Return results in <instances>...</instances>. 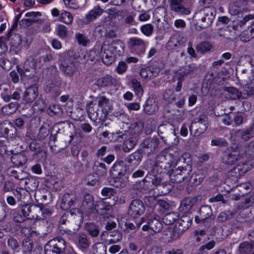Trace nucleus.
<instances>
[{
	"label": "nucleus",
	"mask_w": 254,
	"mask_h": 254,
	"mask_svg": "<svg viewBox=\"0 0 254 254\" xmlns=\"http://www.w3.org/2000/svg\"><path fill=\"white\" fill-rule=\"evenodd\" d=\"M59 57L61 70L66 76L72 77L77 71L75 63L80 60L81 55L69 50L60 54Z\"/></svg>",
	"instance_id": "7ed1b4c3"
},
{
	"label": "nucleus",
	"mask_w": 254,
	"mask_h": 254,
	"mask_svg": "<svg viewBox=\"0 0 254 254\" xmlns=\"http://www.w3.org/2000/svg\"><path fill=\"white\" fill-rule=\"evenodd\" d=\"M101 46L100 45L98 48L96 46L94 49L90 50L89 53L81 54L80 60H79V63L84 64L86 63L89 59L91 62L98 61L101 58V52L99 50H101Z\"/></svg>",
	"instance_id": "aec40b11"
},
{
	"label": "nucleus",
	"mask_w": 254,
	"mask_h": 254,
	"mask_svg": "<svg viewBox=\"0 0 254 254\" xmlns=\"http://www.w3.org/2000/svg\"><path fill=\"white\" fill-rule=\"evenodd\" d=\"M39 182L35 177H26L24 181V187L28 191H35L38 187Z\"/></svg>",
	"instance_id": "c9c22d12"
},
{
	"label": "nucleus",
	"mask_w": 254,
	"mask_h": 254,
	"mask_svg": "<svg viewBox=\"0 0 254 254\" xmlns=\"http://www.w3.org/2000/svg\"><path fill=\"white\" fill-rule=\"evenodd\" d=\"M216 13V10L214 7L205 6L197 10L193 18L200 29H205L212 24Z\"/></svg>",
	"instance_id": "20e7f679"
},
{
	"label": "nucleus",
	"mask_w": 254,
	"mask_h": 254,
	"mask_svg": "<svg viewBox=\"0 0 254 254\" xmlns=\"http://www.w3.org/2000/svg\"><path fill=\"white\" fill-rule=\"evenodd\" d=\"M177 161H182L184 164L177 169L168 171V175L172 182L180 183L190 178L191 172L192 160L189 153H184L179 157Z\"/></svg>",
	"instance_id": "f03ea898"
},
{
	"label": "nucleus",
	"mask_w": 254,
	"mask_h": 254,
	"mask_svg": "<svg viewBox=\"0 0 254 254\" xmlns=\"http://www.w3.org/2000/svg\"><path fill=\"white\" fill-rule=\"evenodd\" d=\"M208 118L204 114H201L195 118L191 122L190 127L191 134L195 136H198L204 133L208 128Z\"/></svg>",
	"instance_id": "39448f33"
},
{
	"label": "nucleus",
	"mask_w": 254,
	"mask_h": 254,
	"mask_svg": "<svg viewBox=\"0 0 254 254\" xmlns=\"http://www.w3.org/2000/svg\"><path fill=\"white\" fill-rule=\"evenodd\" d=\"M108 235L111 237L107 240L109 244L118 242L122 237L121 233L118 231H110Z\"/></svg>",
	"instance_id": "4d7b16f0"
},
{
	"label": "nucleus",
	"mask_w": 254,
	"mask_h": 254,
	"mask_svg": "<svg viewBox=\"0 0 254 254\" xmlns=\"http://www.w3.org/2000/svg\"><path fill=\"white\" fill-rule=\"evenodd\" d=\"M254 248V244L245 242L241 243L239 247V250L241 254H250Z\"/></svg>",
	"instance_id": "a18cd8bd"
},
{
	"label": "nucleus",
	"mask_w": 254,
	"mask_h": 254,
	"mask_svg": "<svg viewBox=\"0 0 254 254\" xmlns=\"http://www.w3.org/2000/svg\"><path fill=\"white\" fill-rule=\"evenodd\" d=\"M8 246L14 253H18L20 251V245L17 240L12 237L9 238L7 240Z\"/></svg>",
	"instance_id": "bf43d9fd"
},
{
	"label": "nucleus",
	"mask_w": 254,
	"mask_h": 254,
	"mask_svg": "<svg viewBox=\"0 0 254 254\" xmlns=\"http://www.w3.org/2000/svg\"><path fill=\"white\" fill-rule=\"evenodd\" d=\"M178 219V215L176 213H169L163 217V222L166 225H171Z\"/></svg>",
	"instance_id": "3c124183"
},
{
	"label": "nucleus",
	"mask_w": 254,
	"mask_h": 254,
	"mask_svg": "<svg viewBox=\"0 0 254 254\" xmlns=\"http://www.w3.org/2000/svg\"><path fill=\"white\" fill-rule=\"evenodd\" d=\"M212 216V210L210 206L203 205L200 207L198 214L195 216V222L197 223H204Z\"/></svg>",
	"instance_id": "dca6fc26"
},
{
	"label": "nucleus",
	"mask_w": 254,
	"mask_h": 254,
	"mask_svg": "<svg viewBox=\"0 0 254 254\" xmlns=\"http://www.w3.org/2000/svg\"><path fill=\"white\" fill-rule=\"evenodd\" d=\"M143 126L141 123L135 122L132 124L128 129L129 137L128 141L132 148L137 143L138 137L142 131Z\"/></svg>",
	"instance_id": "9b49d317"
},
{
	"label": "nucleus",
	"mask_w": 254,
	"mask_h": 254,
	"mask_svg": "<svg viewBox=\"0 0 254 254\" xmlns=\"http://www.w3.org/2000/svg\"><path fill=\"white\" fill-rule=\"evenodd\" d=\"M162 229V224L160 221V217L157 215H152V214L148 217L147 224L143 225L142 228L144 231L150 229L155 233L159 232Z\"/></svg>",
	"instance_id": "ddd939ff"
},
{
	"label": "nucleus",
	"mask_w": 254,
	"mask_h": 254,
	"mask_svg": "<svg viewBox=\"0 0 254 254\" xmlns=\"http://www.w3.org/2000/svg\"><path fill=\"white\" fill-rule=\"evenodd\" d=\"M49 134V129L47 127L42 126L40 127L38 133L37 135V138L39 140H43L48 136Z\"/></svg>",
	"instance_id": "338daca9"
},
{
	"label": "nucleus",
	"mask_w": 254,
	"mask_h": 254,
	"mask_svg": "<svg viewBox=\"0 0 254 254\" xmlns=\"http://www.w3.org/2000/svg\"><path fill=\"white\" fill-rule=\"evenodd\" d=\"M18 108V103L17 102H13L4 106L2 107V110L7 114H10L15 112Z\"/></svg>",
	"instance_id": "680f3d73"
},
{
	"label": "nucleus",
	"mask_w": 254,
	"mask_h": 254,
	"mask_svg": "<svg viewBox=\"0 0 254 254\" xmlns=\"http://www.w3.org/2000/svg\"><path fill=\"white\" fill-rule=\"evenodd\" d=\"M110 44H104L101 47V55L103 62L106 65H110L114 62L117 56L114 51L110 50Z\"/></svg>",
	"instance_id": "2eb2a0df"
},
{
	"label": "nucleus",
	"mask_w": 254,
	"mask_h": 254,
	"mask_svg": "<svg viewBox=\"0 0 254 254\" xmlns=\"http://www.w3.org/2000/svg\"><path fill=\"white\" fill-rule=\"evenodd\" d=\"M73 17L71 14L66 11H63L60 14V20L66 24L69 25L72 23Z\"/></svg>",
	"instance_id": "5fc2aeb1"
},
{
	"label": "nucleus",
	"mask_w": 254,
	"mask_h": 254,
	"mask_svg": "<svg viewBox=\"0 0 254 254\" xmlns=\"http://www.w3.org/2000/svg\"><path fill=\"white\" fill-rule=\"evenodd\" d=\"M236 214L235 211H224L221 212L217 218V221L219 223H222L228 219L232 218Z\"/></svg>",
	"instance_id": "49530a36"
},
{
	"label": "nucleus",
	"mask_w": 254,
	"mask_h": 254,
	"mask_svg": "<svg viewBox=\"0 0 254 254\" xmlns=\"http://www.w3.org/2000/svg\"><path fill=\"white\" fill-rule=\"evenodd\" d=\"M117 83L118 80L109 75L98 78L95 82V84L100 87L115 85Z\"/></svg>",
	"instance_id": "c85d7f7f"
},
{
	"label": "nucleus",
	"mask_w": 254,
	"mask_h": 254,
	"mask_svg": "<svg viewBox=\"0 0 254 254\" xmlns=\"http://www.w3.org/2000/svg\"><path fill=\"white\" fill-rule=\"evenodd\" d=\"M158 109L156 99L154 97H149L144 106V112L148 115L154 114Z\"/></svg>",
	"instance_id": "2f4dec72"
},
{
	"label": "nucleus",
	"mask_w": 254,
	"mask_h": 254,
	"mask_svg": "<svg viewBox=\"0 0 254 254\" xmlns=\"http://www.w3.org/2000/svg\"><path fill=\"white\" fill-rule=\"evenodd\" d=\"M160 143L159 138L157 137H153L151 138H146L144 139L141 143L142 148L147 149V151L150 152H154L158 147Z\"/></svg>",
	"instance_id": "a878e982"
},
{
	"label": "nucleus",
	"mask_w": 254,
	"mask_h": 254,
	"mask_svg": "<svg viewBox=\"0 0 254 254\" xmlns=\"http://www.w3.org/2000/svg\"><path fill=\"white\" fill-rule=\"evenodd\" d=\"M130 82L135 94L137 96L141 97L143 94V89L140 82L134 78L132 79Z\"/></svg>",
	"instance_id": "864d4df0"
},
{
	"label": "nucleus",
	"mask_w": 254,
	"mask_h": 254,
	"mask_svg": "<svg viewBox=\"0 0 254 254\" xmlns=\"http://www.w3.org/2000/svg\"><path fill=\"white\" fill-rule=\"evenodd\" d=\"M168 152V155L170 156H172V158L174 159H175V158L178 156L180 153V150L177 147H174L173 148H165L160 153L158 157L165 159L166 155L167 154Z\"/></svg>",
	"instance_id": "79ce46f5"
},
{
	"label": "nucleus",
	"mask_w": 254,
	"mask_h": 254,
	"mask_svg": "<svg viewBox=\"0 0 254 254\" xmlns=\"http://www.w3.org/2000/svg\"><path fill=\"white\" fill-rule=\"evenodd\" d=\"M110 50L114 51L117 56H121L125 51L124 44L121 41H116L110 44Z\"/></svg>",
	"instance_id": "58836bf2"
},
{
	"label": "nucleus",
	"mask_w": 254,
	"mask_h": 254,
	"mask_svg": "<svg viewBox=\"0 0 254 254\" xmlns=\"http://www.w3.org/2000/svg\"><path fill=\"white\" fill-rule=\"evenodd\" d=\"M166 164V162L163 161H157L156 164L153 165L151 170V173L153 176H156L164 173L168 174V171H170L169 170V168H170L171 165L169 164V166L167 167Z\"/></svg>",
	"instance_id": "473e14b6"
},
{
	"label": "nucleus",
	"mask_w": 254,
	"mask_h": 254,
	"mask_svg": "<svg viewBox=\"0 0 254 254\" xmlns=\"http://www.w3.org/2000/svg\"><path fill=\"white\" fill-rule=\"evenodd\" d=\"M7 37L12 46L17 48L21 45L22 38L20 35L18 34H12L11 31H9Z\"/></svg>",
	"instance_id": "ea45409f"
},
{
	"label": "nucleus",
	"mask_w": 254,
	"mask_h": 254,
	"mask_svg": "<svg viewBox=\"0 0 254 254\" xmlns=\"http://www.w3.org/2000/svg\"><path fill=\"white\" fill-rule=\"evenodd\" d=\"M103 11V9H102L100 6H96L86 15V19L88 21H91L101 15Z\"/></svg>",
	"instance_id": "37998d69"
},
{
	"label": "nucleus",
	"mask_w": 254,
	"mask_h": 254,
	"mask_svg": "<svg viewBox=\"0 0 254 254\" xmlns=\"http://www.w3.org/2000/svg\"><path fill=\"white\" fill-rule=\"evenodd\" d=\"M243 158L238 146H231L226 149L223 152L222 161L224 164L232 165L240 161Z\"/></svg>",
	"instance_id": "423d86ee"
},
{
	"label": "nucleus",
	"mask_w": 254,
	"mask_h": 254,
	"mask_svg": "<svg viewBox=\"0 0 254 254\" xmlns=\"http://www.w3.org/2000/svg\"><path fill=\"white\" fill-rule=\"evenodd\" d=\"M57 35L61 39H64L67 37L68 31L67 27L63 25L59 24L56 28Z\"/></svg>",
	"instance_id": "6e6d98bb"
},
{
	"label": "nucleus",
	"mask_w": 254,
	"mask_h": 254,
	"mask_svg": "<svg viewBox=\"0 0 254 254\" xmlns=\"http://www.w3.org/2000/svg\"><path fill=\"white\" fill-rule=\"evenodd\" d=\"M11 160L15 166L18 167L24 165L27 162V158L25 153L22 152L13 154Z\"/></svg>",
	"instance_id": "e433bc0d"
},
{
	"label": "nucleus",
	"mask_w": 254,
	"mask_h": 254,
	"mask_svg": "<svg viewBox=\"0 0 254 254\" xmlns=\"http://www.w3.org/2000/svg\"><path fill=\"white\" fill-rule=\"evenodd\" d=\"M186 41V39L183 38L179 40V38L172 37L168 42L167 47L169 49H175L179 47L183 46Z\"/></svg>",
	"instance_id": "a19ab883"
},
{
	"label": "nucleus",
	"mask_w": 254,
	"mask_h": 254,
	"mask_svg": "<svg viewBox=\"0 0 254 254\" xmlns=\"http://www.w3.org/2000/svg\"><path fill=\"white\" fill-rule=\"evenodd\" d=\"M15 129L10 122L5 120L0 123V136H8L11 134L13 135V132H15Z\"/></svg>",
	"instance_id": "c756f323"
},
{
	"label": "nucleus",
	"mask_w": 254,
	"mask_h": 254,
	"mask_svg": "<svg viewBox=\"0 0 254 254\" xmlns=\"http://www.w3.org/2000/svg\"><path fill=\"white\" fill-rule=\"evenodd\" d=\"M96 211L99 214L102 215L105 220V218L113 217L112 205L104 200H101L96 202L95 204Z\"/></svg>",
	"instance_id": "f8f14e48"
},
{
	"label": "nucleus",
	"mask_w": 254,
	"mask_h": 254,
	"mask_svg": "<svg viewBox=\"0 0 254 254\" xmlns=\"http://www.w3.org/2000/svg\"><path fill=\"white\" fill-rule=\"evenodd\" d=\"M96 206L94 204L93 196L89 193H85L83 196L81 204L80 206V210L82 214L89 215L94 213Z\"/></svg>",
	"instance_id": "9d476101"
},
{
	"label": "nucleus",
	"mask_w": 254,
	"mask_h": 254,
	"mask_svg": "<svg viewBox=\"0 0 254 254\" xmlns=\"http://www.w3.org/2000/svg\"><path fill=\"white\" fill-rule=\"evenodd\" d=\"M127 171V168L124 162H116L110 170L111 174L115 177L124 176Z\"/></svg>",
	"instance_id": "cd10ccee"
},
{
	"label": "nucleus",
	"mask_w": 254,
	"mask_h": 254,
	"mask_svg": "<svg viewBox=\"0 0 254 254\" xmlns=\"http://www.w3.org/2000/svg\"><path fill=\"white\" fill-rule=\"evenodd\" d=\"M41 56L39 54H34L29 57L25 61L24 64V74L26 76L27 71H31L29 76H33L35 73L37 67H40L41 63Z\"/></svg>",
	"instance_id": "1a4fd4ad"
},
{
	"label": "nucleus",
	"mask_w": 254,
	"mask_h": 254,
	"mask_svg": "<svg viewBox=\"0 0 254 254\" xmlns=\"http://www.w3.org/2000/svg\"><path fill=\"white\" fill-rule=\"evenodd\" d=\"M141 158L142 155L139 152H135L128 157V163L130 164V166H137L141 161Z\"/></svg>",
	"instance_id": "09e8293b"
},
{
	"label": "nucleus",
	"mask_w": 254,
	"mask_h": 254,
	"mask_svg": "<svg viewBox=\"0 0 254 254\" xmlns=\"http://www.w3.org/2000/svg\"><path fill=\"white\" fill-rule=\"evenodd\" d=\"M93 168L96 174L99 176H103L107 174V168L104 163L99 161H95L94 164Z\"/></svg>",
	"instance_id": "c03bdc74"
},
{
	"label": "nucleus",
	"mask_w": 254,
	"mask_h": 254,
	"mask_svg": "<svg viewBox=\"0 0 254 254\" xmlns=\"http://www.w3.org/2000/svg\"><path fill=\"white\" fill-rule=\"evenodd\" d=\"M144 211L145 207L142 201L140 199H134L130 204L128 214L133 218H136L142 214Z\"/></svg>",
	"instance_id": "f3484780"
},
{
	"label": "nucleus",
	"mask_w": 254,
	"mask_h": 254,
	"mask_svg": "<svg viewBox=\"0 0 254 254\" xmlns=\"http://www.w3.org/2000/svg\"><path fill=\"white\" fill-rule=\"evenodd\" d=\"M41 211V206L35 204H26L21 207V212L27 219L40 220Z\"/></svg>",
	"instance_id": "6e6552de"
},
{
	"label": "nucleus",
	"mask_w": 254,
	"mask_h": 254,
	"mask_svg": "<svg viewBox=\"0 0 254 254\" xmlns=\"http://www.w3.org/2000/svg\"><path fill=\"white\" fill-rule=\"evenodd\" d=\"M116 135H114V138L113 139V142H122L123 144V149L126 152L127 146L126 142L127 140V130H124L123 128H121L118 131L115 132Z\"/></svg>",
	"instance_id": "72a5a7b5"
},
{
	"label": "nucleus",
	"mask_w": 254,
	"mask_h": 254,
	"mask_svg": "<svg viewBox=\"0 0 254 254\" xmlns=\"http://www.w3.org/2000/svg\"><path fill=\"white\" fill-rule=\"evenodd\" d=\"M184 1V0H169V6L171 10L181 15L190 14L191 9L183 4Z\"/></svg>",
	"instance_id": "4468645a"
},
{
	"label": "nucleus",
	"mask_w": 254,
	"mask_h": 254,
	"mask_svg": "<svg viewBox=\"0 0 254 254\" xmlns=\"http://www.w3.org/2000/svg\"><path fill=\"white\" fill-rule=\"evenodd\" d=\"M107 247L103 243H96L92 247V254H106Z\"/></svg>",
	"instance_id": "603ef678"
},
{
	"label": "nucleus",
	"mask_w": 254,
	"mask_h": 254,
	"mask_svg": "<svg viewBox=\"0 0 254 254\" xmlns=\"http://www.w3.org/2000/svg\"><path fill=\"white\" fill-rule=\"evenodd\" d=\"M154 26L151 24H146L140 28L141 32L146 36H151L153 32Z\"/></svg>",
	"instance_id": "69168bd1"
},
{
	"label": "nucleus",
	"mask_w": 254,
	"mask_h": 254,
	"mask_svg": "<svg viewBox=\"0 0 254 254\" xmlns=\"http://www.w3.org/2000/svg\"><path fill=\"white\" fill-rule=\"evenodd\" d=\"M12 216L13 221L15 223H22L26 219L24 214L22 213L21 210L20 211L14 210Z\"/></svg>",
	"instance_id": "13d9d810"
},
{
	"label": "nucleus",
	"mask_w": 254,
	"mask_h": 254,
	"mask_svg": "<svg viewBox=\"0 0 254 254\" xmlns=\"http://www.w3.org/2000/svg\"><path fill=\"white\" fill-rule=\"evenodd\" d=\"M96 99L101 111L98 112L97 107H94L96 105L93 101H90L87 103L86 109L88 117L94 122V125L97 126L103 124L108 115L112 113L113 107L109 99L104 96H99Z\"/></svg>",
	"instance_id": "f257e3e1"
},
{
	"label": "nucleus",
	"mask_w": 254,
	"mask_h": 254,
	"mask_svg": "<svg viewBox=\"0 0 254 254\" xmlns=\"http://www.w3.org/2000/svg\"><path fill=\"white\" fill-rule=\"evenodd\" d=\"M128 44L130 48H140V49L136 53L139 57L145 52L146 45L143 40L140 38L137 37L131 38L128 41Z\"/></svg>",
	"instance_id": "b1692460"
},
{
	"label": "nucleus",
	"mask_w": 254,
	"mask_h": 254,
	"mask_svg": "<svg viewBox=\"0 0 254 254\" xmlns=\"http://www.w3.org/2000/svg\"><path fill=\"white\" fill-rule=\"evenodd\" d=\"M111 185L117 188H125L127 185V177L125 176L123 178H121L120 177H115Z\"/></svg>",
	"instance_id": "8fccbe9b"
},
{
	"label": "nucleus",
	"mask_w": 254,
	"mask_h": 254,
	"mask_svg": "<svg viewBox=\"0 0 254 254\" xmlns=\"http://www.w3.org/2000/svg\"><path fill=\"white\" fill-rule=\"evenodd\" d=\"M253 37L254 36L248 29L243 31L240 35V39L244 42L250 41Z\"/></svg>",
	"instance_id": "774afa93"
},
{
	"label": "nucleus",
	"mask_w": 254,
	"mask_h": 254,
	"mask_svg": "<svg viewBox=\"0 0 254 254\" xmlns=\"http://www.w3.org/2000/svg\"><path fill=\"white\" fill-rule=\"evenodd\" d=\"M38 95V87L35 85H31L25 89L22 95V100L26 103H30L35 100Z\"/></svg>",
	"instance_id": "412c9836"
},
{
	"label": "nucleus",
	"mask_w": 254,
	"mask_h": 254,
	"mask_svg": "<svg viewBox=\"0 0 254 254\" xmlns=\"http://www.w3.org/2000/svg\"><path fill=\"white\" fill-rule=\"evenodd\" d=\"M253 166L250 164L249 161H242L239 162L237 165L230 172V175L236 178L245 174L251 170Z\"/></svg>",
	"instance_id": "a211bd4d"
},
{
	"label": "nucleus",
	"mask_w": 254,
	"mask_h": 254,
	"mask_svg": "<svg viewBox=\"0 0 254 254\" xmlns=\"http://www.w3.org/2000/svg\"><path fill=\"white\" fill-rule=\"evenodd\" d=\"M65 241L57 237L50 240L44 246L45 254H62L65 248Z\"/></svg>",
	"instance_id": "0eeeda50"
},
{
	"label": "nucleus",
	"mask_w": 254,
	"mask_h": 254,
	"mask_svg": "<svg viewBox=\"0 0 254 254\" xmlns=\"http://www.w3.org/2000/svg\"><path fill=\"white\" fill-rule=\"evenodd\" d=\"M212 48V45L209 42H203L199 44L196 49L197 52H200L201 53L209 52Z\"/></svg>",
	"instance_id": "052dcab7"
},
{
	"label": "nucleus",
	"mask_w": 254,
	"mask_h": 254,
	"mask_svg": "<svg viewBox=\"0 0 254 254\" xmlns=\"http://www.w3.org/2000/svg\"><path fill=\"white\" fill-rule=\"evenodd\" d=\"M85 230L92 237H97L100 231L99 226L93 222L86 223L85 225Z\"/></svg>",
	"instance_id": "4c0bfd02"
},
{
	"label": "nucleus",
	"mask_w": 254,
	"mask_h": 254,
	"mask_svg": "<svg viewBox=\"0 0 254 254\" xmlns=\"http://www.w3.org/2000/svg\"><path fill=\"white\" fill-rule=\"evenodd\" d=\"M159 71V68L154 66H149L142 68L140 71L139 74L143 78L151 79L156 76Z\"/></svg>",
	"instance_id": "7c9ffc66"
},
{
	"label": "nucleus",
	"mask_w": 254,
	"mask_h": 254,
	"mask_svg": "<svg viewBox=\"0 0 254 254\" xmlns=\"http://www.w3.org/2000/svg\"><path fill=\"white\" fill-rule=\"evenodd\" d=\"M90 244L91 242L87 235L83 232L79 233L76 242L77 247L82 252H85Z\"/></svg>",
	"instance_id": "393cba45"
},
{
	"label": "nucleus",
	"mask_w": 254,
	"mask_h": 254,
	"mask_svg": "<svg viewBox=\"0 0 254 254\" xmlns=\"http://www.w3.org/2000/svg\"><path fill=\"white\" fill-rule=\"evenodd\" d=\"M77 200L76 194L72 191L65 192L62 199L61 204V208L66 210L69 209L71 206H74Z\"/></svg>",
	"instance_id": "6ab92c4d"
},
{
	"label": "nucleus",
	"mask_w": 254,
	"mask_h": 254,
	"mask_svg": "<svg viewBox=\"0 0 254 254\" xmlns=\"http://www.w3.org/2000/svg\"><path fill=\"white\" fill-rule=\"evenodd\" d=\"M224 90L228 92L227 97L232 100L239 99L242 93L239 92L237 89L233 87H226L224 88Z\"/></svg>",
	"instance_id": "de8ad7c7"
},
{
	"label": "nucleus",
	"mask_w": 254,
	"mask_h": 254,
	"mask_svg": "<svg viewBox=\"0 0 254 254\" xmlns=\"http://www.w3.org/2000/svg\"><path fill=\"white\" fill-rule=\"evenodd\" d=\"M249 0H236L233 5L229 8L232 15H237L243 11L248 10Z\"/></svg>",
	"instance_id": "4be33fe9"
},
{
	"label": "nucleus",
	"mask_w": 254,
	"mask_h": 254,
	"mask_svg": "<svg viewBox=\"0 0 254 254\" xmlns=\"http://www.w3.org/2000/svg\"><path fill=\"white\" fill-rule=\"evenodd\" d=\"M75 37L79 45L86 46L89 43V40L87 36L84 34L76 33Z\"/></svg>",
	"instance_id": "e2e57ef3"
},
{
	"label": "nucleus",
	"mask_w": 254,
	"mask_h": 254,
	"mask_svg": "<svg viewBox=\"0 0 254 254\" xmlns=\"http://www.w3.org/2000/svg\"><path fill=\"white\" fill-rule=\"evenodd\" d=\"M29 148L31 151L35 152L34 154L35 155H38L40 153L46 154V151L42 149L40 144L36 141H32L30 143Z\"/></svg>",
	"instance_id": "0e129e2a"
},
{
	"label": "nucleus",
	"mask_w": 254,
	"mask_h": 254,
	"mask_svg": "<svg viewBox=\"0 0 254 254\" xmlns=\"http://www.w3.org/2000/svg\"><path fill=\"white\" fill-rule=\"evenodd\" d=\"M157 130L158 135L164 142H166V141L164 139L165 137L164 135H167L169 134L175 133L174 126L170 123H167L159 125Z\"/></svg>",
	"instance_id": "bb28decb"
},
{
	"label": "nucleus",
	"mask_w": 254,
	"mask_h": 254,
	"mask_svg": "<svg viewBox=\"0 0 254 254\" xmlns=\"http://www.w3.org/2000/svg\"><path fill=\"white\" fill-rule=\"evenodd\" d=\"M7 174L10 177H13L17 180L24 181L26 177H28V174L26 172L18 168L17 170L10 168L7 171Z\"/></svg>",
	"instance_id": "f704fd0d"
},
{
	"label": "nucleus",
	"mask_w": 254,
	"mask_h": 254,
	"mask_svg": "<svg viewBox=\"0 0 254 254\" xmlns=\"http://www.w3.org/2000/svg\"><path fill=\"white\" fill-rule=\"evenodd\" d=\"M197 201V199L195 197H187L185 198L181 202L179 207L180 211L184 214L189 213L194 205Z\"/></svg>",
	"instance_id": "5701e85b"
}]
</instances>
